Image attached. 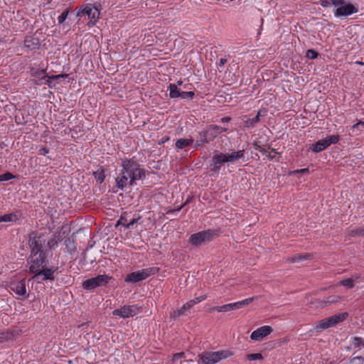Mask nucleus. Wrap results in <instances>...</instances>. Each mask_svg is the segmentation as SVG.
Returning <instances> with one entry per match:
<instances>
[{"label": "nucleus", "instance_id": "nucleus-1", "mask_svg": "<svg viewBox=\"0 0 364 364\" xmlns=\"http://www.w3.org/2000/svg\"><path fill=\"white\" fill-rule=\"evenodd\" d=\"M122 171L129 177V186L136 184V181L142 180L146 177V171L140 168V165L133 159H124L122 162Z\"/></svg>", "mask_w": 364, "mask_h": 364}, {"label": "nucleus", "instance_id": "nucleus-2", "mask_svg": "<svg viewBox=\"0 0 364 364\" xmlns=\"http://www.w3.org/2000/svg\"><path fill=\"white\" fill-rule=\"evenodd\" d=\"M230 355H232L230 351L219 350L216 352L205 351L199 354L198 357L203 364H215Z\"/></svg>", "mask_w": 364, "mask_h": 364}, {"label": "nucleus", "instance_id": "nucleus-3", "mask_svg": "<svg viewBox=\"0 0 364 364\" xmlns=\"http://www.w3.org/2000/svg\"><path fill=\"white\" fill-rule=\"evenodd\" d=\"M348 314L346 312L336 314L330 317L326 318L318 321L314 329L316 332H321L330 327H333L336 324L343 321L348 317Z\"/></svg>", "mask_w": 364, "mask_h": 364}, {"label": "nucleus", "instance_id": "nucleus-4", "mask_svg": "<svg viewBox=\"0 0 364 364\" xmlns=\"http://www.w3.org/2000/svg\"><path fill=\"white\" fill-rule=\"evenodd\" d=\"M159 271V267H153L133 272L127 275L124 279V282L127 283H136L146 279L150 276L157 274Z\"/></svg>", "mask_w": 364, "mask_h": 364}, {"label": "nucleus", "instance_id": "nucleus-5", "mask_svg": "<svg viewBox=\"0 0 364 364\" xmlns=\"http://www.w3.org/2000/svg\"><path fill=\"white\" fill-rule=\"evenodd\" d=\"M215 230H207L194 233L191 235L189 242L195 247H198L210 242L217 236Z\"/></svg>", "mask_w": 364, "mask_h": 364}, {"label": "nucleus", "instance_id": "nucleus-6", "mask_svg": "<svg viewBox=\"0 0 364 364\" xmlns=\"http://www.w3.org/2000/svg\"><path fill=\"white\" fill-rule=\"evenodd\" d=\"M43 234L37 235L36 232L32 231L28 235V246L31 249V254L32 256H37L38 253L45 252L43 249L45 245L46 240L43 239Z\"/></svg>", "mask_w": 364, "mask_h": 364}, {"label": "nucleus", "instance_id": "nucleus-7", "mask_svg": "<svg viewBox=\"0 0 364 364\" xmlns=\"http://www.w3.org/2000/svg\"><path fill=\"white\" fill-rule=\"evenodd\" d=\"M112 277L106 274H100L95 277L87 279L82 282L83 289L88 291H93L95 288L101 286H106Z\"/></svg>", "mask_w": 364, "mask_h": 364}, {"label": "nucleus", "instance_id": "nucleus-8", "mask_svg": "<svg viewBox=\"0 0 364 364\" xmlns=\"http://www.w3.org/2000/svg\"><path fill=\"white\" fill-rule=\"evenodd\" d=\"M339 135H331L324 139L317 141L316 143L311 144L310 149L314 153L321 152L331 144H336L339 141Z\"/></svg>", "mask_w": 364, "mask_h": 364}, {"label": "nucleus", "instance_id": "nucleus-9", "mask_svg": "<svg viewBox=\"0 0 364 364\" xmlns=\"http://www.w3.org/2000/svg\"><path fill=\"white\" fill-rule=\"evenodd\" d=\"M27 261L31 263L29 272L33 274L46 267L48 263L46 252L38 253L37 256H32V254H31Z\"/></svg>", "mask_w": 364, "mask_h": 364}, {"label": "nucleus", "instance_id": "nucleus-10", "mask_svg": "<svg viewBox=\"0 0 364 364\" xmlns=\"http://www.w3.org/2000/svg\"><path fill=\"white\" fill-rule=\"evenodd\" d=\"M58 269V267L47 268L46 266L35 272L32 279H38L41 276H43L41 282L46 280L53 281L55 280L54 274Z\"/></svg>", "mask_w": 364, "mask_h": 364}, {"label": "nucleus", "instance_id": "nucleus-11", "mask_svg": "<svg viewBox=\"0 0 364 364\" xmlns=\"http://www.w3.org/2000/svg\"><path fill=\"white\" fill-rule=\"evenodd\" d=\"M82 15H87L92 25H95L97 19L99 18L100 11L97 8L91 4L86 5L77 14V16Z\"/></svg>", "mask_w": 364, "mask_h": 364}, {"label": "nucleus", "instance_id": "nucleus-12", "mask_svg": "<svg viewBox=\"0 0 364 364\" xmlns=\"http://www.w3.org/2000/svg\"><path fill=\"white\" fill-rule=\"evenodd\" d=\"M358 11V9L351 4L345 3L339 6L334 11V15L336 17L347 16L355 14Z\"/></svg>", "mask_w": 364, "mask_h": 364}, {"label": "nucleus", "instance_id": "nucleus-13", "mask_svg": "<svg viewBox=\"0 0 364 364\" xmlns=\"http://www.w3.org/2000/svg\"><path fill=\"white\" fill-rule=\"evenodd\" d=\"M137 307L134 305L124 306L119 309L114 310L112 314L114 316H119L121 318H126L136 315L137 314Z\"/></svg>", "mask_w": 364, "mask_h": 364}, {"label": "nucleus", "instance_id": "nucleus-14", "mask_svg": "<svg viewBox=\"0 0 364 364\" xmlns=\"http://www.w3.org/2000/svg\"><path fill=\"white\" fill-rule=\"evenodd\" d=\"M272 328L271 326H264L254 331L250 336V338L252 341H260L265 336L269 335L272 333Z\"/></svg>", "mask_w": 364, "mask_h": 364}, {"label": "nucleus", "instance_id": "nucleus-15", "mask_svg": "<svg viewBox=\"0 0 364 364\" xmlns=\"http://www.w3.org/2000/svg\"><path fill=\"white\" fill-rule=\"evenodd\" d=\"M226 163L225 154L223 153H218L215 154L211 160V163L210 164V171L214 172H218L221 168V166Z\"/></svg>", "mask_w": 364, "mask_h": 364}, {"label": "nucleus", "instance_id": "nucleus-16", "mask_svg": "<svg viewBox=\"0 0 364 364\" xmlns=\"http://www.w3.org/2000/svg\"><path fill=\"white\" fill-rule=\"evenodd\" d=\"M68 77V74H60L56 75H51L47 77L45 82H37L38 85H47L50 88L55 87L57 84L59 83V82L65 79Z\"/></svg>", "mask_w": 364, "mask_h": 364}, {"label": "nucleus", "instance_id": "nucleus-17", "mask_svg": "<svg viewBox=\"0 0 364 364\" xmlns=\"http://www.w3.org/2000/svg\"><path fill=\"white\" fill-rule=\"evenodd\" d=\"M11 289L18 296H26V288L25 280L22 279L18 282L11 284Z\"/></svg>", "mask_w": 364, "mask_h": 364}, {"label": "nucleus", "instance_id": "nucleus-18", "mask_svg": "<svg viewBox=\"0 0 364 364\" xmlns=\"http://www.w3.org/2000/svg\"><path fill=\"white\" fill-rule=\"evenodd\" d=\"M200 137L196 141L195 148H201L205 144L208 143L213 140L210 136V132L209 130L203 131L199 133Z\"/></svg>", "mask_w": 364, "mask_h": 364}, {"label": "nucleus", "instance_id": "nucleus-19", "mask_svg": "<svg viewBox=\"0 0 364 364\" xmlns=\"http://www.w3.org/2000/svg\"><path fill=\"white\" fill-rule=\"evenodd\" d=\"M129 177L128 175H127L124 171L121 170V172L119 173V176L116 178V186L122 190L124 191L127 186L129 185Z\"/></svg>", "mask_w": 364, "mask_h": 364}, {"label": "nucleus", "instance_id": "nucleus-20", "mask_svg": "<svg viewBox=\"0 0 364 364\" xmlns=\"http://www.w3.org/2000/svg\"><path fill=\"white\" fill-rule=\"evenodd\" d=\"M253 146L255 150L259 151L261 153L262 156H264V159H273L271 156V151H269L270 147L268 146L267 148L266 146L260 144V141H256L253 144Z\"/></svg>", "mask_w": 364, "mask_h": 364}, {"label": "nucleus", "instance_id": "nucleus-21", "mask_svg": "<svg viewBox=\"0 0 364 364\" xmlns=\"http://www.w3.org/2000/svg\"><path fill=\"white\" fill-rule=\"evenodd\" d=\"M25 47L30 50H35L40 47V40L34 36H27L24 41Z\"/></svg>", "mask_w": 364, "mask_h": 364}, {"label": "nucleus", "instance_id": "nucleus-22", "mask_svg": "<svg viewBox=\"0 0 364 364\" xmlns=\"http://www.w3.org/2000/svg\"><path fill=\"white\" fill-rule=\"evenodd\" d=\"M31 75L38 79V82H45L48 75L44 69L31 68Z\"/></svg>", "mask_w": 364, "mask_h": 364}, {"label": "nucleus", "instance_id": "nucleus-23", "mask_svg": "<svg viewBox=\"0 0 364 364\" xmlns=\"http://www.w3.org/2000/svg\"><path fill=\"white\" fill-rule=\"evenodd\" d=\"M245 151L244 150H240L237 151H233L230 154L227 153L225 154V157L226 162H233L235 161H237L244 156Z\"/></svg>", "mask_w": 364, "mask_h": 364}, {"label": "nucleus", "instance_id": "nucleus-24", "mask_svg": "<svg viewBox=\"0 0 364 364\" xmlns=\"http://www.w3.org/2000/svg\"><path fill=\"white\" fill-rule=\"evenodd\" d=\"M30 115H15V122L17 124L24 125L27 123H31V124H34V118L33 119L28 117Z\"/></svg>", "mask_w": 364, "mask_h": 364}, {"label": "nucleus", "instance_id": "nucleus-25", "mask_svg": "<svg viewBox=\"0 0 364 364\" xmlns=\"http://www.w3.org/2000/svg\"><path fill=\"white\" fill-rule=\"evenodd\" d=\"M253 299L254 298L251 297L235 303H230L232 310L242 309L250 304L253 301Z\"/></svg>", "mask_w": 364, "mask_h": 364}, {"label": "nucleus", "instance_id": "nucleus-26", "mask_svg": "<svg viewBox=\"0 0 364 364\" xmlns=\"http://www.w3.org/2000/svg\"><path fill=\"white\" fill-rule=\"evenodd\" d=\"M169 96L171 98H178L182 88L178 87L176 84H170L168 86Z\"/></svg>", "mask_w": 364, "mask_h": 364}, {"label": "nucleus", "instance_id": "nucleus-27", "mask_svg": "<svg viewBox=\"0 0 364 364\" xmlns=\"http://www.w3.org/2000/svg\"><path fill=\"white\" fill-rule=\"evenodd\" d=\"M312 258V255L309 253L306 254H296L294 256H292L289 261L293 263L299 262L300 261L303 260H308Z\"/></svg>", "mask_w": 364, "mask_h": 364}, {"label": "nucleus", "instance_id": "nucleus-28", "mask_svg": "<svg viewBox=\"0 0 364 364\" xmlns=\"http://www.w3.org/2000/svg\"><path fill=\"white\" fill-rule=\"evenodd\" d=\"M205 299H206V295H202V296L196 297V298H195L193 299H191L189 301L186 302L183 305V309L189 310L192 307H193L194 305H196V304H198V303L205 300Z\"/></svg>", "mask_w": 364, "mask_h": 364}, {"label": "nucleus", "instance_id": "nucleus-29", "mask_svg": "<svg viewBox=\"0 0 364 364\" xmlns=\"http://www.w3.org/2000/svg\"><path fill=\"white\" fill-rule=\"evenodd\" d=\"M93 176L99 183H102L105 178V170L100 166L97 171L93 172Z\"/></svg>", "mask_w": 364, "mask_h": 364}, {"label": "nucleus", "instance_id": "nucleus-30", "mask_svg": "<svg viewBox=\"0 0 364 364\" xmlns=\"http://www.w3.org/2000/svg\"><path fill=\"white\" fill-rule=\"evenodd\" d=\"M227 128L221 127L218 125L211 126V127L209 129V131L210 132L211 139L215 138L218 136V134L223 132H227Z\"/></svg>", "mask_w": 364, "mask_h": 364}, {"label": "nucleus", "instance_id": "nucleus-31", "mask_svg": "<svg viewBox=\"0 0 364 364\" xmlns=\"http://www.w3.org/2000/svg\"><path fill=\"white\" fill-rule=\"evenodd\" d=\"M261 115H255L254 118L250 119L248 117V115H244V117L242 119L245 127H250L255 125V124L257 123L259 121V117Z\"/></svg>", "mask_w": 364, "mask_h": 364}, {"label": "nucleus", "instance_id": "nucleus-32", "mask_svg": "<svg viewBox=\"0 0 364 364\" xmlns=\"http://www.w3.org/2000/svg\"><path fill=\"white\" fill-rule=\"evenodd\" d=\"M193 142V139H179L176 142V146L178 149H182L186 146L191 145Z\"/></svg>", "mask_w": 364, "mask_h": 364}, {"label": "nucleus", "instance_id": "nucleus-33", "mask_svg": "<svg viewBox=\"0 0 364 364\" xmlns=\"http://www.w3.org/2000/svg\"><path fill=\"white\" fill-rule=\"evenodd\" d=\"M195 93L193 91H184L183 89L181 91L180 97L182 100H192Z\"/></svg>", "mask_w": 364, "mask_h": 364}, {"label": "nucleus", "instance_id": "nucleus-34", "mask_svg": "<svg viewBox=\"0 0 364 364\" xmlns=\"http://www.w3.org/2000/svg\"><path fill=\"white\" fill-rule=\"evenodd\" d=\"M353 344L355 348H364V340L360 337H354L353 338Z\"/></svg>", "mask_w": 364, "mask_h": 364}, {"label": "nucleus", "instance_id": "nucleus-35", "mask_svg": "<svg viewBox=\"0 0 364 364\" xmlns=\"http://www.w3.org/2000/svg\"><path fill=\"white\" fill-rule=\"evenodd\" d=\"M340 284L351 289L354 287V279L353 278L343 279L340 282Z\"/></svg>", "mask_w": 364, "mask_h": 364}, {"label": "nucleus", "instance_id": "nucleus-36", "mask_svg": "<svg viewBox=\"0 0 364 364\" xmlns=\"http://www.w3.org/2000/svg\"><path fill=\"white\" fill-rule=\"evenodd\" d=\"M16 215L14 213L5 214L1 216V222H11L16 219Z\"/></svg>", "mask_w": 364, "mask_h": 364}, {"label": "nucleus", "instance_id": "nucleus-37", "mask_svg": "<svg viewBox=\"0 0 364 364\" xmlns=\"http://www.w3.org/2000/svg\"><path fill=\"white\" fill-rule=\"evenodd\" d=\"M15 178L16 176L14 175L8 171L0 175V181H7Z\"/></svg>", "mask_w": 364, "mask_h": 364}, {"label": "nucleus", "instance_id": "nucleus-38", "mask_svg": "<svg viewBox=\"0 0 364 364\" xmlns=\"http://www.w3.org/2000/svg\"><path fill=\"white\" fill-rule=\"evenodd\" d=\"M127 213H123L120 217H119V219L117 220L116 225H115V228H117L119 225H124L125 227L126 224L125 223L127 222Z\"/></svg>", "mask_w": 364, "mask_h": 364}, {"label": "nucleus", "instance_id": "nucleus-39", "mask_svg": "<svg viewBox=\"0 0 364 364\" xmlns=\"http://www.w3.org/2000/svg\"><path fill=\"white\" fill-rule=\"evenodd\" d=\"M69 9H66L58 18V21L60 24L63 23L68 17Z\"/></svg>", "mask_w": 364, "mask_h": 364}, {"label": "nucleus", "instance_id": "nucleus-40", "mask_svg": "<svg viewBox=\"0 0 364 364\" xmlns=\"http://www.w3.org/2000/svg\"><path fill=\"white\" fill-rule=\"evenodd\" d=\"M246 356L249 360H261L263 358L262 355L261 353H251L247 354Z\"/></svg>", "mask_w": 364, "mask_h": 364}, {"label": "nucleus", "instance_id": "nucleus-41", "mask_svg": "<svg viewBox=\"0 0 364 364\" xmlns=\"http://www.w3.org/2000/svg\"><path fill=\"white\" fill-rule=\"evenodd\" d=\"M185 311H187V309H183V306L180 309H177L176 311H173L171 314V317H172L173 318H176L177 317H179L182 314H183Z\"/></svg>", "mask_w": 364, "mask_h": 364}, {"label": "nucleus", "instance_id": "nucleus-42", "mask_svg": "<svg viewBox=\"0 0 364 364\" xmlns=\"http://www.w3.org/2000/svg\"><path fill=\"white\" fill-rule=\"evenodd\" d=\"M318 53L313 49H309L306 51V58H308L309 59H316L318 57Z\"/></svg>", "mask_w": 364, "mask_h": 364}, {"label": "nucleus", "instance_id": "nucleus-43", "mask_svg": "<svg viewBox=\"0 0 364 364\" xmlns=\"http://www.w3.org/2000/svg\"><path fill=\"white\" fill-rule=\"evenodd\" d=\"M193 197H188V198H187V200H186L185 203H184L182 206H181V207L178 208H177V209H176V210H168V211L166 212V214H170V213H173L174 211H179V210H181V209L183 207H184V206H185V205H186L187 204L190 203L193 200Z\"/></svg>", "mask_w": 364, "mask_h": 364}, {"label": "nucleus", "instance_id": "nucleus-44", "mask_svg": "<svg viewBox=\"0 0 364 364\" xmlns=\"http://www.w3.org/2000/svg\"><path fill=\"white\" fill-rule=\"evenodd\" d=\"M338 299L339 297L337 296H330L325 299L324 302L326 304H330L337 302Z\"/></svg>", "mask_w": 364, "mask_h": 364}, {"label": "nucleus", "instance_id": "nucleus-45", "mask_svg": "<svg viewBox=\"0 0 364 364\" xmlns=\"http://www.w3.org/2000/svg\"><path fill=\"white\" fill-rule=\"evenodd\" d=\"M232 310V306L230 304H225L219 306L218 312H227L230 311Z\"/></svg>", "mask_w": 364, "mask_h": 364}, {"label": "nucleus", "instance_id": "nucleus-46", "mask_svg": "<svg viewBox=\"0 0 364 364\" xmlns=\"http://www.w3.org/2000/svg\"><path fill=\"white\" fill-rule=\"evenodd\" d=\"M140 219H141V216H139L137 218L132 219L131 221H129L128 223L126 224L125 228L129 229L130 227H132L134 224L137 223Z\"/></svg>", "mask_w": 364, "mask_h": 364}, {"label": "nucleus", "instance_id": "nucleus-47", "mask_svg": "<svg viewBox=\"0 0 364 364\" xmlns=\"http://www.w3.org/2000/svg\"><path fill=\"white\" fill-rule=\"evenodd\" d=\"M331 4L334 6L337 7L345 3L346 0H329Z\"/></svg>", "mask_w": 364, "mask_h": 364}, {"label": "nucleus", "instance_id": "nucleus-48", "mask_svg": "<svg viewBox=\"0 0 364 364\" xmlns=\"http://www.w3.org/2000/svg\"><path fill=\"white\" fill-rule=\"evenodd\" d=\"M185 357V353L184 352H180V353H175L173 354V361H175L181 358H183Z\"/></svg>", "mask_w": 364, "mask_h": 364}, {"label": "nucleus", "instance_id": "nucleus-49", "mask_svg": "<svg viewBox=\"0 0 364 364\" xmlns=\"http://www.w3.org/2000/svg\"><path fill=\"white\" fill-rule=\"evenodd\" d=\"M58 245V242L55 238H52L48 241V246L50 249L53 248L55 245Z\"/></svg>", "mask_w": 364, "mask_h": 364}, {"label": "nucleus", "instance_id": "nucleus-50", "mask_svg": "<svg viewBox=\"0 0 364 364\" xmlns=\"http://www.w3.org/2000/svg\"><path fill=\"white\" fill-rule=\"evenodd\" d=\"M309 168H301V169H297V170H295L294 171H293V173L294 174H297V173H309Z\"/></svg>", "mask_w": 364, "mask_h": 364}, {"label": "nucleus", "instance_id": "nucleus-51", "mask_svg": "<svg viewBox=\"0 0 364 364\" xmlns=\"http://www.w3.org/2000/svg\"><path fill=\"white\" fill-rule=\"evenodd\" d=\"M49 149L48 147H43L38 151V154L40 155H46L49 153Z\"/></svg>", "mask_w": 364, "mask_h": 364}, {"label": "nucleus", "instance_id": "nucleus-52", "mask_svg": "<svg viewBox=\"0 0 364 364\" xmlns=\"http://www.w3.org/2000/svg\"><path fill=\"white\" fill-rule=\"evenodd\" d=\"M360 127H364V122H363L360 121L357 124H354L352 128H353V130H355V129H360Z\"/></svg>", "mask_w": 364, "mask_h": 364}, {"label": "nucleus", "instance_id": "nucleus-53", "mask_svg": "<svg viewBox=\"0 0 364 364\" xmlns=\"http://www.w3.org/2000/svg\"><path fill=\"white\" fill-rule=\"evenodd\" d=\"M0 340H1V343L8 340V336L6 335L5 333H4V332L0 333Z\"/></svg>", "mask_w": 364, "mask_h": 364}, {"label": "nucleus", "instance_id": "nucleus-54", "mask_svg": "<svg viewBox=\"0 0 364 364\" xmlns=\"http://www.w3.org/2000/svg\"><path fill=\"white\" fill-rule=\"evenodd\" d=\"M355 233L359 235H364V228H357L355 230Z\"/></svg>", "mask_w": 364, "mask_h": 364}, {"label": "nucleus", "instance_id": "nucleus-55", "mask_svg": "<svg viewBox=\"0 0 364 364\" xmlns=\"http://www.w3.org/2000/svg\"><path fill=\"white\" fill-rule=\"evenodd\" d=\"M321 4L323 7H327L331 4L329 0H321Z\"/></svg>", "mask_w": 364, "mask_h": 364}, {"label": "nucleus", "instance_id": "nucleus-56", "mask_svg": "<svg viewBox=\"0 0 364 364\" xmlns=\"http://www.w3.org/2000/svg\"><path fill=\"white\" fill-rule=\"evenodd\" d=\"M356 360H358L359 361H361V362H363V357H362V356H356V357H354V358L352 359L351 362L353 363V362L355 361Z\"/></svg>", "mask_w": 364, "mask_h": 364}, {"label": "nucleus", "instance_id": "nucleus-57", "mask_svg": "<svg viewBox=\"0 0 364 364\" xmlns=\"http://www.w3.org/2000/svg\"><path fill=\"white\" fill-rule=\"evenodd\" d=\"M227 62V59L225 58H220V67L223 66Z\"/></svg>", "mask_w": 364, "mask_h": 364}, {"label": "nucleus", "instance_id": "nucleus-58", "mask_svg": "<svg viewBox=\"0 0 364 364\" xmlns=\"http://www.w3.org/2000/svg\"><path fill=\"white\" fill-rule=\"evenodd\" d=\"M231 119V118L230 117H224L221 119V121L223 122H229L230 120Z\"/></svg>", "mask_w": 364, "mask_h": 364}, {"label": "nucleus", "instance_id": "nucleus-59", "mask_svg": "<svg viewBox=\"0 0 364 364\" xmlns=\"http://www.w3.org/2000/svg\"><path fill=\"white\" fill-rule=\"evenodd\" d=\"M169 140V137L168 136H164L163 139H162V141H161V143H164L165 141Z\"/></svg>", "mask_w": 364, "mask_h": 364}, {"label": "nucleus", "instance_id": "nucleus-60", "mask_svg": "<svg viewBox=\"0 0 364 364\" xmlns=\"http://www.w3.org/2000/svg\"><path fill=\"white\" fill-rule=\"evenodd\" d=\"M218 309H219V306H215V307H213V308L210 310V311H218Z\"/></svg>", "mask_w": 364, "mask_h": 364}, {"label": "nucleus", "instance_id": "nucleus-61", "mask_svg": "<svg viewBox=\"0 0 364 364\" xmlns=\"http://www.w3.org/2000/svg\"><path fill=\"white\" fill-rule=\"evenodd\" d=\"M145 124H146V122H145V121H142V124H141V125H140V124H137V126H136V127H144Z\"/></svg>", "mask_w": 364, "mask_h": 364}, {"label": "nucleus", "instance_id": "nucleus-62", "mask_svg": "<svg viewBox=\"0 0 364 364\" xmlns=\"http://www.w3.org/2000/svg\"><path fill=\"white\" fill-rule=\"evenodd\" d=\"M70 242V238H68L67 240H65L66 245H68V244H69Z\"/></svg>", "mask_w": 364, "mask_h": 364}, {"label": "nucleus", "instance_id": "nucleus-63", "mask_svg": "<svg viewBox=\"0 0 364 364\" xmlns=\"http://www.w3.org/2000/svg\"><path fill=\"white\" fill-rule=\"evenodd\" d=\"M70 242V238H68L67 240H65L66 245H68V244H69Z\"/></svg>", "mask_w": 364, "mask_h": 364}, {"label": "nucleus", "instance_id": "nucleus-64", "mask_svg": "<svg viewBox=\"0 0 364 364\" xmlns=\"http://www.w3.org/2000/svg\"><path fill=\"white\" fill-rule=\"evenodd\" d=\"M177 85H180V86L182 85V82L181 81H178Z\"/></svg>", "mask_w": 364, "mask_h": 364}]
</instances>
